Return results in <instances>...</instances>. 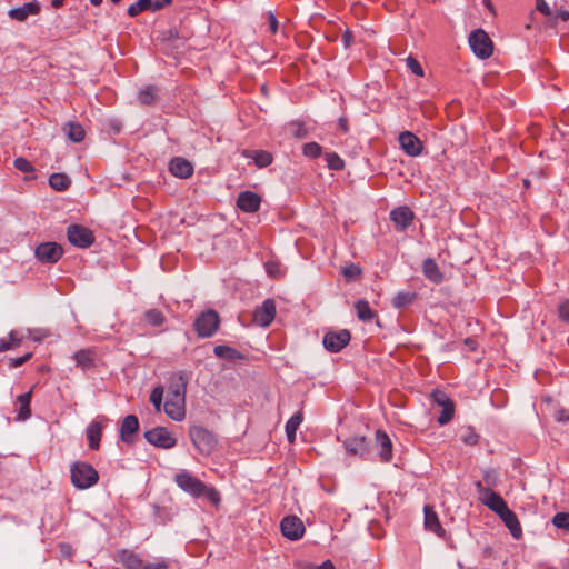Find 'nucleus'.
I'll return each mask as SVG.
<instances>
[{
    "instance_id": "obj_29",
    "label": "nucleus",
    "mask_w": 569,
    "mask_h": 569,
    "mask_svg": "<svg viewBox=\"0 0 569 569\" xmlns=\"http://www.w3.org/2000/svg\"><path fill=\"white\" fill-rule=\"evenodd\" d=\"M32 391H28L18 396L16 405H17V420H27L31 416L30 402H31Z\"/></svg>"
},
{
    "instance_id": "obj_10",
    "label": "nucleus",
    "mask_w": 569,
    "mask_h": 569,
    "mask_svg": "<svg viewBox=\"0 0 569 569\" xmlns=\"http://www.w3.org/2000/svg\"><path fill=\"white\" fill-rule=\"evenodd\" d=\"M280 529L283 537L292 541L302 538L306 531L303 522L297 516L284 517L280 522Z\"/></svg>"
},
{
    "instance_id": "obj_15",
    "label": "nucleus",
    "mask_w": 569,
    "mask_h": 569,
    "mask_svg": "<svg viewBox=\"0 0 569 569\" xmlns=\"http://www.w3.org/2000/svg\"><path fill=\"white\" fill-rule=\"evenodd\" d=\"M399 143L402 150L410 157L420 156L423 149L421 140L410 131H405L399 134Z\"/></svg>"
},
{
    "instance_id": "obj_8",
    "label": "nucleus",
    "mask_w": 569,
    "mask_h": 569,
    "mask_svg": "<svg viewBox=\"0 0 569 569\" xmlns=\"http://www.w3.org/2000/svg\"><path fill=\"white\" fill-rule=\"evenodd\" d=\"M67 237L70 243L79 248H88L94 241L92 231L80 224H71L67 229Z\"/></svg>"
},
{
    "instance_id": "obj_55",
    "label": "nucleus",
    "mask_w": 569,
    "mask_h": 569,
    "mask_svg": "<svg viewBox=\"0 0 569 569\" xmlns=\"http://www.w3.org/2000/svg\"><path fill=\"white\" fill-rule=\"evenodd\" d=\"M536 9L546 17L551 16V9L545 0H536Z\"/></svg>"
},
{
    "instance_id": "obj_21",
    "label": "nucleus",
    "mask_w": 569,
    "mask_h": 569,
    "mask_svg": "<svg viewBox=\"0 0 569 569\" xmlns=\"http://www.w3.org/2000/svg\"><path fill=\"white\" fill-rule=\"evenodd\" d=\"M139 430V420L134 415H128L121 422L120 439L126 443H133L134 436Z\"/></svg>"
},
{
    "instance_id": "obj_63",
    "label": "nucleus",
    "mask_w": 569,
    "mask_h": 569,
    "mask_svg": "<svg viewBox=\"0 0 569 569\" xmlns=\"http://www.w3.org/2000/svg\"><path fill=\"white\" fill-rule=\"evenodd\" d=\"M317 569H336L331 560L323 561Z\"/></svg>"
},
{
    "instance_id": "obj_24",
    "label": "nucleus",
    "mask_w": 569,
    "mask_h": 569,
    "mask_svg": "<svg viewBox=\"0 0 569 569\" xmlns=\"http://www.w3.org/2000/svg\"><path fill=\"white\" fill-rule=\"evenodd\" d=\"M169 171L180 179H187L192 176L193 167L190 161L184 158L176 157L169 163Z\"/></svg>"
},
{
    "instance_id": "obj_22",
    "label": "nucleus",
    "mask_w": 569,
    "mask_h": 569,
    "mask_svg": "<svg viewBox=\"0 0 569 569\" xmlns=\"http://www.w3.org/2000/svg\"><path fill=\"white\" fill-rule=\"evenodd\" d=\"M261 198L252 191H242L237 199V206L243 212L252 213L259 210Z\"/></svg>"
},
{
    "instance_id": "obj_11",
    "label": "nucleus",
    "mask_w": 569,
    "mask_h": 569,
    "mask_svg": "<svg viewBox=\"0 0 569 569\" xmlns=\"http://www.w3.org/2000/svg\"><path fill=\"white\" fill-rule=\"evenodd\" d=\"M351 335L347 329L330 331L323 337V347L330 352H339L350 341Z\"/></svg>"
},
{
    "instance_id": "obj_61",
    "label": "nucleus",
    "mask_w": 569,
    "mask_h": 569,
    "mask_svg": "<svg viewBox=\"0 0 569 569\" xmlns=\"http://www.w3.org/2000/svg\"><path fill=\"white\" fill-rule=\"evenodd\" d=\"M270 29L272 33H276L278 30V21L273 14H270Z\"/></svg>"
},
{
    "instance_id": "obj_40",
    "label": "nucleus",
    "mask_w": 569,
    "mask_h": 569,
    "mask_svg": "<svg viewBox=\"0 0 569 569\" xmlns=\"http://www.w3.org/2000/svg\"><path fill=\"white\" fill-rule=\"evenodd\" d=\"M156 97H157V89L154 86L146 87L138 94L139 102L144 106L152 104L156 101Z\"/></svg>"
},
{
    "instance_id": "obj_33",
    "label": "nucleus",
    "mask_w": 569,
    "mask_h": 569,
    "mask_svg": "<svg viewBox=\"0 0 569 569\" xmlns=\"http://www.w3.org/2000/svg\"><path fill=\"white\" fill-rule=\"evenodd\" d=\"M63 132L73 142H81L84 139L86 132L82 126L74 121H69L63 126Z\"/></svg>"
},
{
    "instance_id": "obj_6",
    "label": "nucleus",
    "mask_w": 569,
    "mask_h": 569,
    "mask_svg": "<svg viewBox=\"0 0 569 569\" xmlns=\"http://www.w3.org/2000/svg\"><path fill=\"white\" fill-rule=\"evenodd\" d=\"M469 44L473 53L481 59L489 58L493 52L492 41L482 29H477L470 33Z\"/></svg>"
},
{
    "instance_id": "obj_17",
    "label": "nucleus",
    "mask_w": 569,
    "mask_h": 569,
    "mask_svg": "<svg viewBox=\"0 0 569 569\" xmlns=\"http://www.w3.org/2000/svg\"><path fill=\"white\" fill-rule=\"evenodd\" d=\"M163 410L172 420L181 421L186 417V399H177L171 396H167L163 403Z\"/></svg>"
},
{
    "instance_id": "obj_38",
    "label": "nucleus",
    "mask_w": 569,
    "mask_h": 569,
    "mask_svg": "<svg viewBox=\"0 0 569 569\" xmlns=\"http://www.w3.org/2000/svg\"><path fill=\"white\" fill-rule=\"evenodd\" d=\"M143 320L152 327H160L166 322V316L159 309H149L143 313Z\"/></svg>"
},
{
    "instance_id": "obj_37",
    "label": "nucleus",
    "mask_w": 569,
    "mask_h": 569,
    "mask_svg": "<svg viewBox=\"0 0 569 569\" xmlns=\"http://www.w3.org/2000/svg\"><path fill=\"white\" fill-rule=\"evenodd\" d=\"M49 184L57 191H64L71 184L70 178L64 173H52L49 177Z\"/></svg>"
},
{
    "instance_id": "obj_28",
    "label": "nucleus",
    "mask_w": 569,
    "mask_h": 569,
    "mask_svg": "<svg viewBox=\"0 0 569 569\" xmlns=\"http://www.w3.org/2000/svg\"><path fill=\"white\" fill-rule=\"evenodd\" d=\"M242 156L247 159H252L258 168H266L273 161V157L270 152L264 150H247L242 151Z\"/></svg>"
},
{
    "instance_id": "obj_3",
    "label": "nucleus",
    "mask_w": 569,
    "mask_h": 569,
    "mask_svg": "<svg viewBox=\"0 0 569 569\" xmlns=\"http://www.w3.org/2000/svg\"><path fill=\"white\" fill-rule=\"evenodd\" d=\"M189 437L196 449L203 456L211 455L217 448V437L204 427H190Z\"/></svg>"
},
{
    "instance_id": "obj_53",
    "label": "nucleus",
    "mask_w": 569,
    "mask_h": 569,
    "mask_svg": "<svg viewBox=\"0 0 569 569\" xmlns=\"http://www.w3.org/2000/svg\"><path fill=\"white\" fill-rule=\"evenodd\" d=\"M32 358V352H27L26 355L18 357V358H9L8 359V367L9 368H17L19 366H22L28 360Z\"/></svg>"
},
{
    "instance_id": "obj_36",
    "label": "nucleus",
    "mask_w": 569,
    "mask_h": 569,
    "mask_svg": "<svg viewBox=\"0 0 569 569\" xmlns=\"http://www.w3.org/2000/svg\"><path fill=\"white\" fill-rule=\"evenodd\" d=\"M22 342V337L17 331H10L8 337L0 338V352H4L7 350H11L20 346Z\"/></svg>"
},
{
    "instance_id": "obj_56",
    "label": "nucleus",
    "mask_w": 569,
    "mask_h": 569,
    "mask_svg": "<svg viewBox=\"0 0 569 569\" xmlns=\"http://www.w3.org/2000/svg\"><path fill=\"white\" fill-rule=\"evenodd\" d=\"M496 479H497V473H496L495 470H486L483 472V480L489 486H495L496 485Z\"/></svg>"
},
{
    "instance_id": "obj_49",
    "label": "nucleus",
    "mask_w": 569,
    "mask_h": 569,
    "mask_svg": "<svg viewBox=\"0 0 569 569\" xmlns=\"http://www.w3.org/2000/svg\"><path fill=\"white\" fill-rule=\"evenodd\" d=\"M13 164L17 170L23 173H31L34 171L32 163L23 157L16 158Z\"/></svg>"
},
{
    "instance_id": "obj_64",
    "label": "nucleus",
    "mask_w": 569,
    "mask_h": 569,
    "mask_svg": "<svg viewBox=\"0 0 569 569\" xmlns=\"http://www.w3.org/2000/svg\"><path fill=\"white\" fill-rule=\"evenodd\" d=\"M176 39H177V40H178V39H180V38L178 37V31H177V30H173V29L169 30V31H168L167 40H176Z\"/></svg>"
},
{
    "instance_id": "obj_44",
    "label": "nucleus",
    "mask_w": 569,
    "mask_h": 569,
    "mask_svg": "<svg viewBox=\"0 0 569 569\" xmlns=\"http://www.w3.org/2000/svg\"><path fill=\"white\" fill-rule=\"evenodd\" d=\"M325 158H326L327 166L329 169L336 170V171L343 169L345 161L336 152L326 153Z\"/></svg>"
},
{
    "instance_id": "obj_54",
    "label": "nucleus",
    "mask_w": 569,
    "mask_h": 569,
    "mask_svg": "<svg viewBox=\"0 0 569 569\" xmlns=\"http://www.w3.org/2000/svg\"><path fill=\"white\" fill-rule=\"evenodd\" d=\"M170 563L166 559H160L156 562L143 565L142 569H169Z\"/></svg>"
},
{
    "instance_id": "obj_16",
    "label": "nucleus",
    "mask_w": 569,
    "mask_h": 569,
    "mask_svg": "<svg viewBox=\"0 0 569 569\" xmlns=\"http://www.w3.org/2000/svg\"><path fill=\"white\" fill-rule=\"evenodd\" d=\"M346 451L351 456H358L362 459H368L370 455L369 441L366 437L348 438L343 442Z\"/></svg>"
},
{
    "instance_id": "obj_32",
    "label": "nucleus",
    "mask_w": 569,
    "mask_h": 569,
    "mask_svg": "<svg viewBox=\"0 0 569 569\" xmlns=\"http://www.w3.org/2000/svg\"><path fill=\"white\" fill-rule=\"evenodd\" d=\"M213 353L218 358L226 359L229 361H237V360L244 359V356L239 350H237L233 347L224 346V345L216 346L213 349Z\"/></svg>"
},
{
    "instance_id": "obj_9",
    "label": "nucleus",
    "mask_w": 569,
    "mask_h": 569,
    "mask_svg": "<svg viewBox=\"0 0 569 569\" xmlns=\"http://www.w3.org/2000/svg\"><path fill=\"white\" fill-rule=\"evenodd\" d=\"M146 440L161 449H171L177 445L176 438L164 427H157L144 432Z\"/></svg>"
},
{
    "instance_id": "obj_2",
    "label": "nucleus",
    "mask_w": 569,
    "mask_h": 569,
    "mask_svg": "<svg viewBox=\"0 0 569 569\" xmlns=\"http://www.w3.org/2000/svg\"><path fill=\"white\" fill-rule=\"evenodd\" d=\"M71 482L77 489H88L99 481L98 471L88 462L77 461L70 468Z\"/></svg>"
},
{
    "instance_id": "obj_35",
    "label": "nucleus",
    "mask_w": 569,
    "mask_h": 569,
    "mask_svg": "<svg viewBox=\"0 0 569 569\" xmlns=\"http://www.w3.org/2000/svg\"><path fill=\"white\" fill-rule=\"evenodd\" d=\"M355 309L359 320L369 322L376 317V312L370 308L367 300L360 299L355 303Z\"/></svg>"
},
{
    "instance_id": "obj_31",
    "label": "nucleus",
    "mask_w": 569,
    "mask_h": 569,
    "mask_svg": "<svg viewBox=\"0 0 569 569\" xmlns=\"http://www.w3.org/2000/svg\"><path fill=\"white\" fill-rule=\"evenodd\" d=\"M77 367L83 371L94 366V351L92 349H81L73 355Z\"/></svg>"
},
{
    "instance_id": "obj_52",
    "label": "nucleus",
    "mask_w": 569,
    "mask_h": 569,
    "mask_svg": "<svg viewBox=\"0 0 569 569\" xmlns=\"http://www.w3.org/2000/svg\"><path fill=\"white\" fill-rule=\"evenodd\" d=\"M558 317L561 321L569 323V299H565L559 303Z\"/></svg>"
},
{
    "instance_id": "obj_4",
    "label": "nucleus",
    "mask_w": 569,
    "mask_h": 569,
    "mask_svg": "<svg viewBox=\"0 0 569 569\" xmlns=\"http://www.w3.org/2000/svg\"><path fill=\"white\" fill-rule=\"evenodd\" d=\"M193 326L200 338H209L218 331L220 317L216 310L208 309L197 317Z\"/></svg>"
},
{
    "instance_id": "obj_13",
    "label": "nucleus",
    "mask_w": 569,
    "mask_h": 569,
    "mask_svg": "<svg viewBox=\"0 0 569 569\" xmlns=\"http://www.w3.org/2000/svg\"><path fill=\"white\" fill-rule=\"evenodd\" d=\"M415 219L413 211L407 206H400L391 210L390 220L395 223L397 231H405Z\"/></svg>"
},
{
    "instance_id": "obj_50",
    "label": "nucleus",
    "mask_w": 569,
    "mask_h": 569,
    "mask_svg": "<svg viewBox=\"0 0 569 569\" xmlns=\"http://www.w3.org/2000/svg\"><path fill=\"white\" fill-rule=\"evenodd\" d=\"M406 64L408 67V69L417 77H423L425 76V71L421 67V64L419 63V61L413 58L412 56H409L407 59H406Z\"/></svg>"
},
{
    "instance_id": "obj_39",
    "label": "nucleus",
    "mask_w": 569,
    "mask_h": 569,
    "mask_svg": "<svg viewBox=\"0 0 569 569\" xmlns=\"http://www.w3.org/2000/svg\"><path fill=\"white\" fill-rule=\"evenodd\" d=\"M417 295L415 292H409V291H400L398 292L393 299H392V306L396 308V309H402V308H406L408 307L409 305H411L413 302V300L416 299Z\"/></svg>"
},
{
    "instance_id": "obj_30",
    "label": "nucleus",
    "mask_w": 569,
    "mask_h": 569,
    "mask_svg": "<svg viewBox=\"0 0 569 569\" xmlns=\"http://www.w3.org/2000/svg\"><path fill=\"white\" fill-rule=\"evenodd\" d=\"M86 432L89 448L92 450H98L100 448V440L102 437V425L98 421H92L87 427Z\"/></svg>"
},
{
    "instance_id": "obj_46",
    "label": "nucleus",
    "mask_w": 569,
    "mask_h": 569,
    "mask_svg": "<svg viewBox=\"0 0 569 569\" xmlns=\"http://www.w3.org/2000/svg\"><path fill=\"white\" fill-rule=\"evenodd\" d=\"M552 525L569 532V512H558L552 517Z\"/></svg>"
},
{
    "instance_id": "obj_27",
    "label": "nucleus",
    "mask_w": 569,
    "mask_h": 569,
    "mask_svg": "<svg viewBox=\"0 0 569 569\" xmlns=\"http://www.w3.org/2000/svg\"><path fill=\"white\" fill-rule=\"evenodd\" d=\"M422 272L429 281L436 284H439L443 281V273L432 258L425 259L422 263Z\"/></svg>"
},
{
    "instance_id": "obj_20",
    "label": "nucleus",
    "mask_w": 569,
    "mask_h": 569,
    "mask_svg": "<svg viewBox=\"0 0 569 569\" xmlns=\"http://www.w3.org/2000/svg\"><path fill=\"white\" fill-rule=\"evenodd\" d=\"M41 7L38 1L26 2L23 6L12 8L8 11V16L12 20L26 21L29 16H37L40 13Z\"/></svg>"
},
{
    "instance_id": "obj_1",
    "label": "nucleus",
    "mask_w": 569,
    "mask_h": 569,
    "mask_svg": "<svg viewBox=\"0 0 569 569\" xmlns=\"http://www.w3.org/2000/svg\"><path fill=\"white\" fill-rule=\"evenodd\" d=\"M174 482L193 498L206 497L213 505H218L221 500L220 493L214 487L206 485L187 470H180L176 473Z\"/></svg>"
},
{
    "instance_id": "obj_60",
    "label": "nucleus",
    "mask_w": 569,
    "mask_h": 569,
    "mask_svg": "<svg viewBox=\"0 0 569 569\" xmlns=\"http://www.w3.org/2000/svg\"><path fill=\"white\" fill-rule=\"evenodd\" d=\"M338 127L341 131L347 132L348 131V120L346 118H339Z\"/></svg>"
},
{
    "instance_id": "obj_45",
    "label": "nucleus",
    "mask_w": 569,
    "mask_h": 569,
    "mask_svg": "<svg viewBox=\"0 0 569 569\" xmlns=\"http://www.w3.org/2000/svg\"><path fill=\"white\" fill-rule=\"evenodd\" d=\"M290 132L293 137L302 139L308 136V130L305 123L300 120H293L289 123Z\"/></svg>"
},
{
    "instance_id": "obj_18",
    "label": "nucleus",
    "mask_w": 569,
    "mask_h": 569,
    "mask_svg": "<svg viewBox=\"0 0 569 569\" xmlns=\"http://www.w3.org/2000/svg\"><path fill=\"white\" fill-rule=\"evenodd\" d=\"M188 379L183 372L172 373L169 378L167 396L186 399Z\"/></svg>"
},
{
    "instance_id": "obj_26",
    "label": "nucleus",
    "mask_w": 569,
    "mask_h": 569,
    "mask_svg": "<svg viewBox=\"0 0 569 569\" xmlns=\"http://www.w3.org/2000/svg\"><path fill=\"white\" fill-rule=\"evenodd\" d=\"M425 512V527L427 530L436 533L438 537H443L446 530L442 528L439 517L433 508L429 505H426L423 508Z\"/></svg>"
},
{
    "instance_id": "obj_34",
    "label": "nucleus",
    "mask_w": 569,
    "mask_h": 569,
    "mask_svg": "<svg viewBox=\"0 0 569 569\" xmlns=\"http://www.w3.org/2000/svg\"><path fill=\"white\" fill-rule=\"evenodd\" d=\"M302 420H303L302 412L298 411L293 416H291V418L287 421L284 429H286V435H287L288 441L290 443L295 442L296 432H297L299 426L301 425Z\"/></svg>"
},
{
    "instance_id": "obj_41",
    "label": "nucleus",
    "mask_w": 569,
    "mask_h": 569,
    "mask_svg": "<svg viewBox=\"0 0 569 569\" xmlns=\"http://www.w3.org/2000/svg\"><path fill=\"white\" fill-rule=\"evenodd\" d=\"M152 7V0H137L128 8L130 17H137L141 12L148 11Z\"/></svg>"
},
{
    "instance_id": "obj_51",
    "label": "nucleus",
    "mask_w": 569,
    "mask_h": 569,
    "mask_svg": "<svg viewBox=\"0 0 569 569\" xmlns=\"http://www.w3.org/2000/svg\"><path fill=\"white\" fill-rule=\"evenodd\" d=\"M550 18V26L556 27L558 23V20H561L563 22L569 20V11L565 8H560L556 11L555 14L551 13Z\"/></svg>"
},
{
    "instance_id": "obj_59",
    "label": "nucleus",
    "mask_w": 569,
    "mask_h": 569,
    "mask_svg": "<svg viewBox=\"0 0 569 569\" xmlns=\"http://www.w3.org/2000/svg\"><path fill=\"white\" fill-rule=\"evenodd\" d=\"M342 40L346 47H349L352 41V33L350 30H346L342 34Z\"/></svg>"
},
{
    "instance_id": "obj_5",
    "label": "nucleus",
    "mask_w": 569,
    "mask_h": 569,
    "mask_svg": "<svg viewBox=\"0 0 569 569\" xmlns=\"http://www.w3.org/2000/svg\"><path fill=\"white\" fill-rule=\"evenodd\" d=\"M475 488L479 495L480 502L488 507L491 511L499 515L506 508H508V505L503 498L491 488L485 487L481 481H476Z\"/></svg>"
},
{
    "instance_id": "obj_58",
    "label": "nucleus",
    "mask_w": 569,
    "mask_h": 569,
    "mask_svg": "<svg viewBox=\"0 0 569 569\" xmlns=\"http://www.w3.org/2000/svg\"><path fill=\"white\" fill-rule=\"evenodd\" d=\"M557 421L566 422L569 421V412L565 409L557 411L556 413Z\"/></svg>"
},
{
    "instance_id": "obj_14",
    "label": "nucleus",
    "mask_w": 569,
    "mask_h": 569,
    "mask_svg": "<svg viewBox=\"0 0 569 569\" xmlns=\"http://www.w3.org/2000/svg\"><path fill=\"white\" fill-rule=\"evenodd\" d=\"M276 317V303L271 299H267L260 307L254 310L253 320L261 327H268Z\"/></svg>"
},
{
    "instance_id": "obj_7",
    "label": "nucleus",
    "mask_w": 569,
    "mask_h": 569,
    "mask_svg": "<svg viewBox=\"0 0 569 569\" xmlns=\"http://www.w3.org/2000/svg\"><path fill=\"white\" fill-rule=\"evenodd\" d=\"M430 397H431L432 401L438 407L441 408V413L437 418L438 423L440 426L447 425L453 418V415H455L453 401L449 398V396L445 391L439 390V389L433 390L431 392Z\"/></svg>"
},
{
    "instance_id": "obj_62",
    "label": "nucleus",
    "mask_w": 569,
    "mask_h": 569,
    "mask_svg": "<svg viewBox=\"0 0 569 569\" xmlns=\"http://www.w3.org/2000/svg\"><path fill=\"white\" fill-rule=\"evenodd\" d=\"M465 345L469 348V350L475 351L477 349V343L472 338H466Z\"/></svg>"
},
{
    "instance_id": "obj_19",
    "label": "nucleus",
    "mask_w": 569,
    "mask_h": 569,
    "mask_svg": "<svg viewBox=\"0 0 569 569\" xmlns=\"http://www.w3.org/2000/svg\"><path fill=\"white\" fill-rule=\"evenodd\" d=\"M376 448L382 462H390L392 455V442L390 437L383 430L376 431Z\"/></svg>"
},
{
    "instance_id": "obj_23",
    "label": "nucleus",
    "mask_w": 569,
    "mask_h": 569,
    "mask_svg": "<svg viewBox=\"0 0 569 569\" xmlns=\"http://www.w3.org/2000/svg\"><path fill=\"white\" fill-rule=\"evenodd\" d=\"M503 521L505 526L509 529L511 536L515 539L522 537V528L519 522L517 515L508 507L501 513L498 515Z\"/></svg>"
},
{
    "instance_id": "obj_12",
    "label": "nucleus",
    "mask_w": 569,
    "mask_h": 569,
    "mask_svg": "<svg viewBox=\"0 0 569 569\" xmlns=\"http://www.w3.org/2000/svg\"><path fill=\"white\" fill-rule=\"evenodd\" d=\"M63 250L60 244L56 242L40 243L34 251V254L42 263H54L62 257Z\"/></svg>"
},
{
    "instance_id": "obj_42",
    "label": "nucleus",
    "mask_w": 569,
    "mask_h": 569,
    "mask_svg": "<svg viewBox=\"0 0 569 569\" xmlns=\"http://www.w3.org/2000/svg\"><path fill=\"white\" fill-rule=\"evenodd\" d=\"M460 439L467 446H476L479 435L471 427H465L461 429Z\"/></svg>"
},
{
    "instance_id": "obj_48",
    "label": "nucleus",
    "mask_w": 569,
    "mask_h": 569,
    "mask_svg": "<svg viewBox=\"0 0 569 569\" xmlns=\"http://www.w3.org/2000/svg\"><path fill=\"white\" fill-rule=\"evenodd\" d=\"M163 399V388L158 386L153 388L150 395V401L154 406V409L159 412L161 410Z\"/></svg>"
},
{
    "instance_id": "obj_47",
    "label": "nucleus",
    "mask_w": 569,
    "mask_h": 569,
    "mask_svg": "<svg viewBox=\"0 0 569 569\" xmlns=\"http://www.w3.org/2000/svg\"><path fill=\"white\" fill-rule=\"evenodd\" d=\"M342 274L347 281H353L361 274V268L355 263H350L342 268Z\"/></svg>"
},
{
    "instance_id": "obj_43",
    "label": "nucleus",
    "mask_w": 569,
    "mask_h": 569,
    "mask_svg": "<svg viewBox=\"0 0 569 569\" xmlns=\"http://www.w3.org/2000/svg\"><path fill=\"white\" fill-rule=\"evenodd\" d=\"M302 153L308 158L317 159L322 153V147L317 142H308L303 144Z\"/></svg>"
},
{
    "instance_id": "obj_25",
    "label": "nucleus",
    "mask_w": 569,
    "mask_h": 569,
    "mask_svg": "<svg viewBox=\"0 0 569 569\" xmlns=\"http://www.w3.org/2000/svg\"><path fill=\"white\" fill-rule=\"evenodd\" d=\"M116 561L121 563L126 569H142L143 567V561L140 556L128 549L119 550Z\"/></svg>"
},
{
    "instance_id": "obj_57",
    "label": "nucleus",
    "mask_w": 569,
    "mask_h": 569,
    "mask_svg": "<svg viewBox=\"0 0 569 569\" xmlns=\"http://www.w3.org/2000/svg\"><path fill=\"white\" fill-rule=\"evenodd\" d=\"M172 0H156L153 1L152 0V7L149 9L151 11H158V10H161L162 8H164L166 6H169L171 4Z\"/></svg>"
}]
</instances>
